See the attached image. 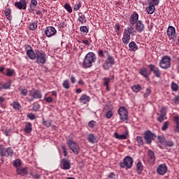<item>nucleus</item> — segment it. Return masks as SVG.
<instances>
[{
	"instance_id": "f257e3e1",
	"label": "nucleus",
	"mask_w": 179,
	"mask_h": 179,
	"mask_svg": "<svg viewBox=\"0 0 179 179\" xmlns=\"http://www.w3.org/2000/svg\"><path fill=\"white\" fill-rule=\"evenodd\" d=\"M96 55L93 52H88L84 59L83 64L85 68H90L93 62H96Z\"/></svg>"
},
{
	"instance_id": "f03ea898",
	"label": "nucleus",
	"mask_w": 179,
	"mask_h": 179,
	"mask_svg": "<svg viewBox=\"0 0 179 179\" xmlns=\"http://www.w3.org/2000/svg\"><path fill=\"white\" fill-rule=\"evenodd\" d=\"M120 166L122 169H126V170L132 169V166H134V159L131 156H127L124 158L123 162H120Z\"/></svg>"
},
{
	"instance_id": "7ed1b4c3",
	"label": "nucleus",
	"mask_w": 179,
	"mask_h": 179,
	"mask_svg": "<svg viewBox=\"0 0 179 179\" xmlns=\"http://www.w3.org/2000/svg\"><path fill=\"white\" fill-rule=\"evenodd\" d=\"M0 156L4 157H12V156H13V149L10 147L5 148L3 145L0 144Z\"/></svg>"
},
{
	"instance_id": "20e7f679",
	"label": "nucleus",
	"mask_w": 179,
	"mask_h": 179,
	"mask_svg": "<svg viewBox=\"0 0 179 179\" xmlns=\"http://www.w3.org/2000/svg\"><path fill=\"white\" fill-rule=\"evenodd\" d=\"M66 143L69 149H71L74 155H79V152H80V148L78 143L71 139L66 140Z\"/></svg>"
},
{
	"instance_id": "39448f33",
	"label": "nucleus",
	"mask_w": 179,
	"mask_h": 179,
	"mask_svg": "<svg viewBox=\"0 0 179 179\" xmlns=\"http://www.w3.org/2000/svg\"><path fill=\"white\" fill-rule=\"evenodd\" d=\"M38 64H45L47 62V55L43 50H36V59Z\"/></svg>"
},
{
	"instance_id": "423d86ee",
	"label": "nucleus",
	"mask_w": 179,
	"mask_h": 179,
	"mask_svg": "<svg viewBox=\"0 0 179 179\" xmlns=\"http://www.w3.org/2000/svg\"><path fill=\"white\" fill-rule=\"evenodd\" d=\"M157 138L159 143H161V145H163L164 146H166L167 148H173V146H174V141L166 139V138H164V136H158Z\"/></svg>"
},
{
	"instance_id": "0eeeda50",
	"label": "nucleus",
	"mask_w": 179,
	"mask_h": 179,
	"mask_svg": "<svg viewBox=\"0 0 179 179\" xmlns=\"http://www.w3.org/2000/svg\"><path fill=\"white\" fill-rule=\"evenodd\" d=\"M171 57L169 55L164 56L159 62L160 68H170L171 66Z\"/></svg>"
},
{
	"instance_id": "6e6552de",
	"label": "nucleus",
	"mask_w": 179,
	"mask_h": 179,
	"mask_svg": "<svg viewBox=\"0 0 179 179\" xmlns=\"http://www.w3.org/2000/svg\"><path fill=\"white\" fill-rule=\"evenodd\" d=\"M117 113L120 115V118L122 121H126L128 122V110L124 106L119 108Z\"/></svg>"
},
{
	"instance_id": "1a4fd4ad",
	"label": "nucleus",
	"mask_w": 179,
	"mask_h": 179,
	"mask_svg": "<svg viewBox=\"0 0 179 179\" xmlns=\"http://www.w3.org/2000/svg\"><path fill=\"white\" fill-rule=\"evenodd\" d=\"M29 96H31V98L28 99V101H29V103H31V101H34V99H41V97H43V94H41V92L38 91V90L32 89L29 92Z\"/></svg>"
},
{
	"instance_id": "9d476101",
	"label": "nucleus",
	"mask_w": 179,
	"mask_h": 179,
	"mask_svg": "<svg viewBox=\"0 0 179 179\" xmlns=\"http://www.w3.org/2000/svg\"><path fill=\"white\" fill-rule=\"evenodd\" d=\"M115 76L114 75L110 76V77L107 78V77H104L103 78V86H106V92H110V83H111V82L113 80H114Z\"/></svg>"
},
{
	"instance_id": "9b49d317",
	"label": "nucleus",
	"mask_w": 179,
	"mask_h": 179,
	"mask_svg": "<svg viewBox=\"0 0 179 179\" xmlns=\"http://www.w3.org/2000/svg\"><path fill=\"white\" fill-rule=\"evenodd\" d=\"M167 165L165 164H159L157 167V173L159 174V176H165V174L167 173Z\"/></svg>"
},
{
	"instance_id": "f8f14e48",
	"label": "nucleus",
	"mask_w": 179,
	"mask_h": 179,
	"mask_svg": "<svg viewBox=\"0 0 179 179\" xmlns=\"http://www.w3.org/2000/svg\"><path fill=\"white\" fill-rule=\"evenodd\" d=\"M155 138V134L150 131H147L144 133V139L148 145L152 143V140Z\"/></svg>"
},
{
	"instance_id": "ddd939ff",
	"label": "nucleus",
	"mask_w": 179,
	"mask_h": 179,
	"mask_svg": "<svg viewBox=\"0 0 179 179\" xmlns=\"http://www.w3.org/2000/svg\"><path fill=\"white\" fill-rule=\"evenodd\" d=\"M46 37H52L57 34V29L54 27H48L44 31Z\"/></svg>"
},
{
	"instance_id": "4468645a",
	"label": "nucleus",
	"mask_w": 179,
	"mask_h": 179,
	"mask_svg": "<svg viewBox=\"0 0 179 179\" xmlns=\"http://www.w3.org/2000/svg\"><path fill=\"white\" fill-rule=\"evenodd\" d=\"M60 168L62 170H69L71 169V161L62 159L60 162Z\"/></svg>"
},
{
	"instance_id": "2eb2a0df",
	"label": "nucleus",
	"mask_w": 179,
	"mask_h": 179,
	"mask_svg": "<svg viewBox=\"0 0 179 179\" xmlns=\"http://www.w3.org/2000/svg\"><path fill=\"white\" fill-rule=\"evenodd\" d=\"M166 33L169 40H173V38H176V28H174V27L169 26Z\"/></svg>"
},
{
	"instance_id": "dca6fc26",
	"label": "nucleus",
	"mask_w": 179,
	"mask_h": 179,
	"mask_svg": "<svg viewBox=\"0 0 179 179\" xmlns=\"http://www.w3.org/2000/svg\"><path fill=\"white\" fill-rule=\"evenodd\" d=\"M17 176H22V177H26L29 174V169L27 167H20L16 169Z\"/></svg>"
},
{
	"instance_id": "f3484780",
	"label": "nucleus",
	"mask_w": 179,
	"mask_h": 179,
	"mask_svg": "<svg viewBox=\"0 0 179 179\" xmlns=\"http://www.w3.org/2000/svg\"><path fill=\"white\" fill-rule=\"evenodd\" d=\"M0 72H2L3 75L6 76H13V73H15V70L12 69H5V68H0Z\"/></svg>"
},
{
	"instance_id": "a211bd4d",
	"label": "nucleus",
	"mask_w": 179,
	"mask_h": 179,
	"mask_svg": "<svg viewBox=\"0 0 179 179\" xmlns=\"http://www.w3.org/2000/svg\"><path fill=\"white\" fill-rule=\"evenodd\" d=\"M135 29L138 33H142V31H143V30H145V24H143V22L141 20H138L136 22Z\"/></svg>"
},
{
	"instance_id": "6ab92c4d",
	"label": "nucleus",
	"mask_w": 179,
	"mask_h": 179,
	"mask_svg": "<svg viewBox=\"0 0 179 179\" xmlns=\"http://www.w3.org/2000/svg\"><path fill=\"white\" fill-rule=\"evenodd\" d=\"M27 55L29 59H36V50H33L31 48L30 49L26 50Z\"/></svg>"
},
{
	"instance_id": "aec40b11",
	"label": "nucleus",
	"mask_w": 179,
	"mask_h": 179,
	"mask_svg": "<svg viewBox=\"0 0 179 179\" xmlns=\"http://www.w3.org/2000/svg\"><path fill=\"white\" fill-rule=\"evenodd\" d=\"M15 6L18 9H26L27 4L25 0H22L20 1H16L15 3Z\"/></svg>"
},
{
	"instance_id": "412c9836",
	"label": "nucleus",
	"mask_w": 179,
	"mask_h": 179,
	"mask_svg": "<svg viewBox=\"0 0 179 179\" xmlns=\"http://www.w3.org/2000/svg\"><path fill=\"white\" fill-rule=\"evenodd\" d=\"M38 2L37 0H31V2L29 3V11L30 12H34L36 10V8H37Z\"/></svg>"
},
{
	"instance_id": "4be33fe9",
	"label": "nucleus",
	"mask_w": 179,
	"mask_h": 179,
	"mask_svg": "<svg viewBox=\"0 0 179 179\" xmlns=\"http://www.w3.org/2000/svg\"><path fill=\"white\" fill-rule=\"evenodd\" d=\"M156 160V157L155 156V152L152 150H148V161L150 163H155Z\"/></svg>"
},
{
	"instance_id": "5701e85b",
	"label": "nucleus",
	"mask_w": 179,
	"mask_h": 179,
	"mask_svg": "<svg viewBox=\"0 0 179 179\" xmlns=\"http://www.w3.org/2000/svg\"><path fill=\"white\" fill-rule=\"evenodd\" d=\"M123 38H122V43L127 45L128 43H129V40H131V35H129L128 33L124 32L123 33Z\"/></svg>"
},
{
	"instance_id": "b1692460",
	"label": "nucleus",
	"mask_w": 179,
	"mask_h": 179,
	"mask_svg": "<svg viewBox=\"0 0 179 179\" xmlns=\"http://www.w3.org/2000/svg\"><path fill=\"white\" fill-rule=\"evenodd\" d=\"M139 19V15L138 13L133 14L129 20V22L131 24H135L136 23H138V20Z\"/></svg>"
},
{
	"instance_id": "393cba45",
	"label": "nucleus",
	"mask_w": 179,
	"mask_h": 179,
	"mask_svg": "<svg viewBox=\"0 0 179 179\" xmlns=\"http://www.w3.org/2000/svg\"><path fill=\"white\" fill-rule=\"evenodd\" d=\"M29 176H30L31 178H34V179L41 178V175H40V173H38V172L35 170L31 171L29 173Z\"/></svg>"
},
{
	"instance_id": "a878e982",
	"label": "nucleus",
	"mask_w": 179,
	"mask_h": 179,
	"mask_svg": "<svg viewBox=\"0 0 179 179\" xmlns=\"http://www.w3.org/2000/svg\"><path fill=\"white\" fill-rule=\"evenodd\" d=\"M108 58L105 62V65L107 66H111V65H114V57L110 56L109 54L107 55Z\"/></svg>"
},
{
	"instance_id": "bb28decb",
	"label": "nucleus",
	"mask_w": 179,
	"mask_h": 179,
	"mask_svg": "<svg viewBox=\"0 0 179 179\" xmlns=\"http://www.w3.org/2000/svg\"><path fill=\"white\" fill-rule=\"evenodd\" d=\"M88 142H90V143H97V137L93 134H90L88 135Z\"/></svg>"
},
{
	"instance_id": "cd10ccee",
	"label": "nucleus",
	"mask_w": 179,
	"mask_h": 179,
	"mask_svg": "<svg viewBox=\"0 0 179 179\" xmlns=\"http://www.w3.org/2000/svg\"><path fill=\"white\" fill-rule=\"evenodd\" d=\"M155 9L156 8L155 7V5H153L152 3H149V6L147 7L146 10L149 15H153Z\"/></svg>"
},
{
	"instance_id": "c85d7f7f",
	"label": "nucleus",
	"mask_w": 179,
	"mask_h": 179,
	"mask_svg": "<svg viewBox=\"0 0 179 179\" xmlns=\"http://www.w3.org/2000/svg\"><path fill=\"white\" fill-rule=\"evenodd\" d=\"M80 101L83 103V104H86V103H89V101H90V96L86 94H83L80 98Z\"/></svg>"
},
{
	"instance_id": "c756f323",
	"label": "nucleus",
	"mask_w": 179,
	"mask_h": 179,
	"mask_svg": "<svg viewBox=\"0 0 179 179\" xmlns=\"http://www.w3.org/2000/svg\"><path fill=\"white\" fill-rule=\"evenodd\" d=\"M127 136L128 132H126L124 134H118L117 132L115 133V138H116V139H119L120 141L127 139Z\"/></svg>"
},
{
	"instance_id": "7c9ffc66",
	"label": "nucleus",
	"mask_w": 179,
	"mask_h": 179,
	"mask_svg": "<svg viewBox=\"0 0 179 179\" xmlns=\"http://www.w3.org/2000/svg\"><path fill=\"white\" fill-rule=\"evenodd\" d=\"M78 22H80L81 24H83V23H86V22H87L86 16H85V15L82 13H80L78 14Z\"/></svg>"
},
{
	"instance_id": "2f4dec72",
	"label": "nucleus",
	"mask_w": 179,
	"mask_h": 179,
	"mask_svg": "<svg viewBox=\"0 0 179 179\" xmlns=\"http://www.w3.org/2000/svg\"><path fill=\"white\" fill-rule=\"evenodd\" d=\"M136 171L138 174H141L142 171H143V165L141 161L136 164Z\"/></svg>"
},
{
	"instance_id": "473e14b6",
	"label": "nucleus",
	"mask_w": 179,
	"mask_h": 179,
	"mask_svg": "<svg viewBox=\"0 0 179 179\" xmlns=\"http://www.w3.org/2000/svg\"><path fill=\"white\" fill-rule=\"evenodd\" d=\"M151 72H153L156 78H162V72H160V70L157 68H151Z\"/></svg>"
},
{
	"instance_id": "72a5a7b5",
	"label": "nucleus",
	"mask_w": 179,
	"mask_h": 179,
	"mask_svg": "<svg viewBox=\"0 0 179 179\" xmlns=\"http://www.w3.org/2000/svg\"><path fill=\"white\" fill-rule=\"evenodd\" d=\"M52 124V120H46L44 118L42 119V125H43V127H45L46 128H50Z\"/></svg>"
},
{
	"instance_id": "f704fd0d",
	"label": "nucleus",
	"mask_w": 179,
	"mask_h": 179,
	"mask_svg": "<svg viewBox=\"0 0 179 179\" xmlns=\"http://www.w3.org/2000/svg\"><path fill=\"white\" fill-rule=\"evenodd\" d=\"M140 73H141V75L144 76V78H148L149 76V75H150V72L149 71H148V69H146V68L141 69L140 70Z\"/></svg>"
},
{
	"instance_id": "c9c22d12",
	"label": "nucleus",
	"mask_w": 179,
	"mask_h": 179,
	"mask_svg": "<svg viewBox=\"0 0 179 179\" xmlns=\"http://www.w3.org/2000/svg\"><path fill=\"white\" fill-rule=\"evenodd\" d=\"M124 32L127 33V34L129 35H131L134 36V34H135V28H134V27L130 26L129 27H127V29H124Z\"/></svg>"
},
{
	"instance_id": "e433bc0d",
	"label": "nucleus",
	"mask_w": 179,
	"mask_h": 179,
	"mask_svg": "<svg viewBox=\"0 0 179 179\" xmlns=\"http://www.w3.org/2000/svg\"><path fill=\"white\" fill-rule=\"evenodd\" d=\"M33 128L31 127V122H27L26 123L25 128H24V132L26 134H31Z\"/></svg>"
},
{
	"instance_id": "4c0bfd02",
	"label": "nucleus",
	"mask_w": 179,
	"mask_h": 179,
	"mask_svg": "<svg viewBox=\"0 0 179 179\" xmlns=\"http://www.w3.org/2000/svg\"><path fill=\"white\" fill-rule=\"evenodd\" d=\"M129 48L131 51H136L138 50V45H136V43L134 41L129 43Z\"/></svg>"
},
{
	"instance_id": "58836bf2",
	"label": "nucleus",
	"mask_w": 179,
	"mask_h": 179,
	"mask_svg": "<svg viewBox=\"0 0 179 179\" xmlns=\"http://www.w3.org/2000/svg\"><path fill=\"white\" fill-rule=\"evenodd\" d=\"M98 55L99 57H102V58H104L106 55H108V51L105 50H103L101 49L98 50Z\"/></svg>"
},
{
	"instance_id": "ea45409f",
	"label": "nucleus",
	"mask_w": 179,
	"mask_h": 179,
	"mask_svg": "<svg viewBox=\"0 0 179 179\" xmlns=\"http://www.w3.org/2000/svg\"><path fill=\"white\" fill-rule=\"evenodd\" d=\"M10 13H12L10 8H7L4 10L5 16H6L8 20H12V15Z\"/></svg>"
},
{
	"instance_id": "a19ab883",
	"label": "nucleus",
	"mask_w": 179,
	"mask_h": 179,
	"mask_svg": "<svg viewBox=\"0 0 179 179\" xmlns=\"http://www.w3.org/2000/svg\"><path fill=\"white\" fill-rule=\"evenodd\" d=\"M13 107L15 111H20V110H22V105L17 101L13 102Z\"/></svg>"
},
{
	"instance_id": "79ce46f5",
	"label": "nucleus",
	"mask_w": 179,
	"mask_h": 179,
	"mask_svg": "<svg viewBox=\"0 0 179 179\" xmlns=\"http://www.w3.org/2000/svg\"><path fill=\"white\" fill-rule=\"evenodd\" d=\"M131 90L134 93H138V92H141L142 90V87L141 85H135L131 87Z\"/></svg>"
},
{
	"instance_id": "37998d69",
	"label": "nucleus",
	"mask_w": 179,
	"mask_h": 179,
	"mask_svg": "<svg viewBox=\"0 0 179 179\" xmlns=\"http://www.w3.org/2000/svg\"><path fill=\"white\" fill-rule=\"evenodd\" d=\"M14 167H16V169H20V166H22V160L20 159H17L13 162Z\"/></svg>"
},
{
	"instance_id": "c03bdc74",
	"label": "nucleus",
	"mask_w": 179,
	"mask_h": 179,
	"mask_svg": "<svg viewBox=\"0 0 179 179\" xmlns=\"http://www.w3.org/2000/svg\"><path fill=\"white\" fill-rule=\"evenodd\" d=\"M40 108H41V106L40 105V103H34L32 105V110L33 111H38L40 110Z\"/></svg>"
},
{
	"instance_id": "a18cd8bd",
	"label": "nucleus",
	"mask_w": 179,
	"mask_h": 179,
	"mask_svg": "<svg viewBox=\"0 0 179 179\" xmlns=\"http://www.w3.org/2000/svg\"><path fill=\"white\" fill-rule=\"evenodd\" d=\"M136 141L138 143V146H143V145H145V141H143V138L142 136H137Z\"/></svg>"
},
{
	"instance_id": "49530a36",
	"label": "nucleus",
	"mask_w": 179,
	"mask_h": 179,
	"mask_svg": "<svg viewBox=\"0 0 179 179\" xmlns=\"http://www.w3.org/2000/svg\"><path fill=\"white\" fill-rule=\"evenodd\" d=\"M64 9L69 12V13H72V7H71V5L69 3H66L64 6Z\"/></svg>"
},
{
	"instance_id": "de8ad7c7",
	"label": "nucleus",
	"mask_w": 179,
	"mask_h": 179,
	"mask_svg": "<svg viewBox=\"0 0 179 179\" xmlns=\"http://www.w3.org/2000/svg\"><path fill=\"white\" fill-rule=\"evenodd\" d=\"M113 115L114 113H113V110H108L105 114L106 118H107L108 120H110V118H111V117H113Z\"/></svg>"
},
{
	"instance_id": "09e8293b",
	"label": "nucleus",
	"mask_w": 179,
	"mask_h": 179,
	"mask_svg": "<svg viewBox=\"0 0 179 179\" xmlns=\"http://www.w3.org/2000/svg\"><path fill=\"white\" fill-rule=\"evenodd\" d=\"M80 31L84 33V34H87L89 33V29H87V27L86 26H82L80 27Z\"/></svg>"
},
{
	"instance_id": "8fccbe9b",
	"label": "nucleus",
	"mask_w": 179,
	"mask_h": 179,
	"mask_svg": "<svg viewBox=\"0 0 179 179\" xmlns=\"http://www.w3.org/2000/svg\"><path fill=\"white\" fill-rule=\"evenodd\" d=\"M171 89L173 92H178V85H177L176 83L172 82L171 83Z\"/></svg>"
},
{
	"instance_id": "3c124183",
	"label": "nucleus",
	"mask_w": 179,
	"mask_h": 179,
	"mask_svg": "<svg viewBox=\"0 0 179 179\" xmlns=\"http://www.w3.org/2000/svg\"><path fill=\"white\" fill-rule=\"evenodd\" d=\"M150 93H152V90L149 88H147L145 94H143L144 99H148V97H149V96L150 95Z\"/></svg>"
},
{
	"instance_id": "603ef678",
	"label": "nucleus",
	"mask_w": 179,
	"mask_h": 179,
	"mask_svg": "<svg viewBox=\"0 0 179 179\" xmlns=\"http://www.w3.org/2000/svg\"><path fill=\"white\" fill-rule=\"evenodd\" d=\"M107 178L108 179H118V177L117 176V175H115V173H114V172H111L110 173H109Z\"/></svg>"
},
{
	"instance_id": "864d4df0",
	"label": "nucleus",
	"mask_w": 179,
	"mask_h": 179,
	"mask_svg": "<svg viewBox=\"0 0 179 179\" xmlns=\"http://www.w3.org/2000/svg\"><path fill=\"white\" fill-rule=\"evenodd\" d=\"M36 29H37V22H31L29 24V29L30 30H36Z\"/></svg>"
},
{
	"instance_id": "5fc2aeb1",
	"label": "nucleus",
	"mask_w": 179,
	"mask_h": 179,
	"mask_svg": "<svg viewBox=\"0 0 179 179\" xmlns=\"http://www.w3.org/2000/svg\"><path fill=\"white\" fill-rule=\"evenodd\" d=\"M12 85V83L10 81H8L7 83L3 85V89H10V86Z\"/></svg>"
},
{
	"instance_id": "6e6d98bb",
	"label": "nucleus",
	"mask_w": 179,
	"mask_h": 179,
	"mask_svg": "<svg viewBox=\"0 0 179 179\" xmlns=\"http://www.w3.org/2000/svg\"><path fill=\"white\" fill-rule=\"evenodd\" d=\"M169 122H165L162 127V131H167V129H169Z\"/></svg>"
},
{
	"instance_id": "4d7b16f0",
	"label": "nucleus",
	"mask_w": 179,
	"mask_h": 179,
	"mask_svg": "<svg viewBox=\"0 0 179 179\" xmlns=\"http://www.w3.org/2000/svg\"><path fill=\"white\" fill-rule=\"evenodd\" d=\"M63 87H64V89H69V87H71V85H69V81H68V80L64 81Z\"/></svg>"
},
{
	"instance_id": "13d9d810",
	"label": "nucleus",
	"mask_w": 179,
	"mask_h": 179,
	"mask_svg": "<svg viewBox=\"0 0 179 179\" xmlns=\"http://www.w3.org/2000/svg\"><path fill=\"white\" fill-rule=\"evenodd\" d=\"M44 99L46 103H52L54 101V98L52 96H47L45 97Z\"/></svg>"
},
{
	"instance_id": "bf43d9fd",
	"label": "nucleus",
	"mask_w": 179,
	"mask_h": 179,
	"mask_svg": "<svg viewBox=\"0 0 179 179\" xmlns=\"http://www.w3.org/2000/svg\"><path fill=\"white\" fill-rule=\"evenodd\" d=\"M165 117L166 116H164V115H160L159 117H157V120L159 122H163Z\"/></svg>"
},
{
	"instance_id": "052dcab7",
	"label": "nucleus",
	"mask_w": 179,
	"mask_h": 179,
	"mask_svg": "<svg viewBox=\"0 0 179 179\" xmlns=\"http://www.w3.org/2000/svg\"><path fill=\"white\" fill-rule=\"evenodd\" d=\"M80 8H82V4L80 3H76L74 5V10H79V9H80Z\"/></svg>"
},
{
	"instance_id": "680f3d73",
	"label": "nucleus",
	"mask_w": 179,
	"mask_h": 179,
	"mask_svg": "<svg viewBox=\"0 0 179 179\" xmlns=\"http://www.w3.org/2000/svg\"><path fill=\"white\" fill-rule=\"evenodd\" d=\"M90 128H94L96 127V121L91 120L88 124Z\"/></svg>"
},
{
	"instance_id": "e2e57ef3",
	"label": "nucleus",
	"mask_w": 179,
	"mask_h": 179,
	"mask_svg": "<svg viewBox=\"0 0 179 179\" xmlns=\"http://www.w3.org/2000/svg\"><path fill=\"white\" fill-rule=\"evenodd\" d=\"M166 107H163L161 108V110H160V115H164L166 116Z\"/></svg>"
},
{
	"instance_id": "0e129e2a",
	"label": "nucleus",
	"mask_w": 179,
	"mask_h": 179,
	"mask_svg": "<svg viewBox=\"0 0 179 179\" xmlns=\"http://www.w3.org/2000/svg\"><path fill=\"white\" fill-rule=\"evenodd\" d=\"M27 117L29 120H36V115L34 113H29L27 115Z\"/></svg>"
},
{
	"instance_id": "69168bd1",
	"label": "nucleus",
	"mask_w": 179,
	"mask_h": 179,
	"mask_svg": "<svg viewBox=\"0 0 179 179\" xmlns=\"http://www.w3.org/2000/svg\"><path fill=\"white\" fill-rule=\"evenodd\" d=\"M21 94L22 96H27V89H25V88L22 89L21 90Z\"/></svg>"
},
{
	"instance_id": "338daca9",
	"label": "nucleus",
	"mask_w": 179,
	"mask_h": 179,
	"mask_svg": "<svg viewBox=\"0 0 179 179\" xmlns=\"http://www.w3.org/2000/svg\"><path fill=\"white\" fill-rule=\"evenodd\" d=\"M159 2L160 0H151L150 3H152V5H157Z\"/></svg>"
},
{
	"instance_id": "774afa93",
	"label": "nucleus",
	"mask_w": 179,
	"mask_h": 179,
	"mask_svg": "<svg viewBox=\"0 0 179 179\" xmlns=\"http://www.w3.org/2000/svg\"><path fill=\"white\" fill-rule=\"evenodd\" d=\"M173 103L175 104H178V103H179V96H175V98L173 99Z\"/></svg>"
}]
</instances>
